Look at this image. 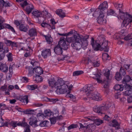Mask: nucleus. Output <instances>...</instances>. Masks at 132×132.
<instances>
[{"instance_id":"nucleus-1","label":"nucleus","mask_w":132,"mask_h":132,"mask_svg":"<svg viewBox=\"0 0 132 132\" xmlns=\"http://www.w3.org/2000/svg\"><path fill=\"white\" fill-rule=\"evenodd\" d=\"M115 7L119 10V14L117 18L119 20H123L122 26L126 27L129 23L132 22V15L126 12L125 13L122 11V4H118L117 3H113Z\"/></svg>"},{"instance_id":"nucleus-2","label":"nucleus","mask_w":132,"mask_h":132,"mask_svg":"<svg viewBox=\"0 0 132 132\" xmlns=\"http://www.w3.org/2000/svg\"><path fill=\"white\" fill-rule=\"evenodd\" d=\"M94 88L92 85L88 84L84 86L82 89V90L85 93L88 92L87 93V96L89 99L96 101L101 100L102 99L99 94L98 93H95L93 91Z\"/></svg>"},{"instance_id":"nucleus-3","label":"nucleus","mask_w":132,"mask_h":132,"mask_svg":"<svg viewBox=\"0 0 132 132\" xmlns=\"http://www.w3.org/2000/svg\"><path fill=\"white\" fill-rule=\"evenodd\" d=\"M89 36L87 35L80 38L79 40L75 42L74 43L72 44L71 46L73 48L76 50H79L81 47L84 50L85 49L88 45L87 40Z\"/></svg>"},{"instance_id":"nucleus-4","label":"nucleus","mask_w":132,"mask_h":132,"mask_svg":"<svg viewBox=\"0 0 132 132\" xmlns=\"http://www.w3.org/2000/svg\"><path fill=\"white\" fill-rule=\"evenodd\" d=\"M60 85L57 86L55 91L58 94H64L68 92V86L65 84L64 81L62 79L59 80Z\"/></svg>"},{"instance_id":"nucleus-5","label":"nucleus","mask_w":132,"mask_h":132,"mask_svg":"<svg viewBox=\"0 0 132 132\" xmlns=\"http://www.w3.org/2000/svg\"><path fill=\"white\" fill-rule=\"evenodd\" d=\"M111 106V103L109 102L108 104H103L101 105L98 107L97 106H95L93 108V110L95 112L99 114H104L105 113V111Z\"/></svg>"},{"instance_id":"nucleus-6","label":"nucleus","mask_w":132,"mask_h":132,"mask_svg":"<svg viewBox=\"0 0 132 132\" xmlns=\"http://www.w3.org/2000/svg\"><path fill=\"white\" fill-rule=\"evenodd\" d=\"M32 15L37 18L39 17L40 19L38 18V21L39 23H40L41 22H43L46 18V15L44 14V12H41L38 10L33 11L32 13Z\"/></svg>"},{"instance_id":"nucleus-7","label":"nucleus","mask_w":132,"mask_h":132,"mask_svg":"<svg viewBox=\"0 0 132 132\" xmlns=\"http://www.w3.org/2000/svg\"><path fill=\"white\" fill-rule=\"evenodd\" d=\"M28 6L26 7L24 10L28 14H30L34 9V6L32 4H28V3L26 0L20 3L21 6L24 8L25 6Z\"/></svg>"},{"instance_id":"nucleus-8","label":"nucleus","mask_w":132,"mask_h":132,"mask_svg":"<svg viewBox=\"0 0 132 132\" xmlns=\"http://www.w3.org/2000/svg\"><path fill=\"white\" fill-rule=\"evenodd\" d=\"M58 45L64 50H67L69 46V44L66 38L63 37L60 38L58 43Z\"/></svg>"},{"instance_id":"nucleus-9","label":"nucleus","mask_w":132,"mask_h":132,"mask_svg":"<svg viewBox=\"0 0 132 132\" xmlns=\"http://www.w3.org/2000/svg\"><path fill=\"white\" fill-rule=\"evenodd\" d=\"M99 14V16L98 17L97 19V23L101 24H106V19H104V15L103 13L98 12L96 14H94V13L93 14V16L95 17L96 15L95 14Z\"/></svg>"},{"instance_id":"nucleus-10","label":"nucleus","mask_w":132,"mask_h":132,"mask_svg":"<svg viewBox=\"0 0 132 132\" xmlns=\"http://www.w3.org/2000/svg\"><path fill=\"white\" fill-rule=\"evenodd\" d=\"M104 78L107 80V82L106 84H105L103 86L104 88L108 89L109 87V82L110 81V70L108 69H105L104 71Z\"/></svg>"},{"instance_id":"nucleus-11","label":"nucleus","mask_w":132,"mask_h":132,"mask_svg":"<svg viewBox=\"0 0 132 132\" xmlns=\"http://www.w3.org/2000/svg\"><path fill=\"white\" fill-rule=\"evenodd\" d=\"M60 80L58 79L56 81L55 79L54 78H51L48 79V82L49 86L51 88H56L57 87V86L60 85L59 81Z\"/></svg>"},{"instance_id":"nucleus-12","label":"nucleus","mask_w":132,"mask_h":132,"mask_svg":"<svg viewBox=\"0 0 132 132\" xmlns=\"http://www.w3.org/2000/svg\"><path fill=\"white\" fill-rule=\"evenodd\" d=\"M85 121L87 122L89 121H93L96 125L97 126L101 125L103 123V121L102 120L98 119H95L94 117H90L89 118H86L84 120Z\"/></svg>"},{"instance_id":"nucleus-13","label":"nucleus","mask_w":132,"mask_h":132,"mask_svg":"<svg viewBox=\"0 0 132 132\" xmlns=\"http://www.w3.org/2000/svg\"><path fill=\"white\" fill-rule=\"evenodd\" d=\"M91 44L94 50L95 51H98L99 50H102V49H101V46L100 44L97 43L96 41L95 42L94 39L93 38H92Z\"/></svg>"},{"instance_id":"nucleus-14","label":"nucleus","mask_w":132,"mask_h":132,"mask_svg":"<svg viewBox=\"0 0 132 132\" xmlns=\"http://www.w3.org/2000/svg\"><path fill=\"white\" fill-rule=\"evenodd\" d=\"M108 7L107 3L106 1H104L98 7V9H97L94 12V14H96L98 12L103 13L104 10H106Z\"/></svg>"},{"instance_id":"nucleus-15","label":"nucleus","mask_w":132,"mask_h":132,"mask_svg":"<svg viewBox=\"0 0 132 132\" xmlns=\"http://www.w3.org/2000/svg\"><path fill=\"white\" fill-rule=\"evenodd\" d=\"M124 88L125 89H127L124 92V94L125 95L129 96H132V86L128 84H126L125 85Z\"/></svg>"},{"instance_id":"nucleus-16","label":"nucleus","mask_w":132,"mask_h":132,"mask_svg":"<svg viewBox=\"0 0 132 132\" xmlns=\"http://www.w3.org/2000/svg\"><path fill=\"white\" fill-rule=\"evenodd\" d=\"M81 37L79 36H77L76 35H73L71 37H66V38L69 43H74L75 42L79 40Z\"/></svg>"},{"instance_id":"nucleus-17","label":"nucleus","mask_w":132,"mask_h":132,"mask_svg":"<svg viewBox=\"0 0 132 132\" xmlns=\"http://www.w3.org/2000/svg\"><path fill=\"white\" fill-rule=\"evenodd\" d=\"M54 112H52L50 110H46L44 111V115L45 116H50L54 114H57L59 113L58 110L57 108H55L53 109Z\"/></svg>"},{"instance_id":"nucleus-18","label":"nucleus","mask_w":132,"mask_h":132,"mask_svg":"<svg viewBox=\"0 0 132 132\" xmlns=\"http://www.w3.org/2000/svg\"><path fill=\"white\" fill-rule=\"evenodd\" d=\"M51 55L50 50L49 49H46L43 50L42 52V57L44 59H46Z\"/></svg>"},{"instance_id":"nucleus-19","label":"nucleus","mask_w":132,"mask_h":132,"mask_svg":"<svg viewBox=\"0 0 132 132\" xmlns=\"http://www.w3.org/2000/svg\"><path fill=\"white\" fill-rule=\"evenodd\" d=\"M62 48L59 45H57L55 47L54 51L55 53L57 55H62Z\"/></svg>"},{"instance_id":"nucleus-20","label":"nucleus","mask_w":132,"mask_h":132,"mask_svg":"<svg viewBox=\"0 0 132 132\" xmlns=\"http://www.w3.org/2000/svg\"><path fill=\"white\" fill-rule=\"evenodd\" d=\"M112 126L113 127H115L116 129L118 130L120 128V124L116 119H113L112 121Z\"/></svg>"},{"instance_id":"nucleus-21","label":"nucleus","mask_w":132,"mask_h":132,"mask_svg":"<svg viewBox=\"0 0 132 132\" xmlns=\"http://www.w3.org/2000/svg\"><path fill=\"white\" fill-rule=\"evenodd\" d=\"M29 120L30 121L29 123L31 126H33V125H36L37 124V121L36 117L34 116L31 117L29 118Z\"/></svg>"},{"instance_id":"nucleus-22","label":"nucleus","mask_w":132,"mask_h":132,"mask_svg":"<svg viewBox=\"0 0 132 132\" xmlns=\"http://www.w3.org/2000/svg\"><path fill=\"white\" fill-rule=\"evenodd\" d=\"M10 5V3L8 1L5 2L4 0H0V10L3 6L9 7Z\"/></svg>"},{"instance_id":"nucleus-23","label":"nucleus","mask_w":132,"mask_h":132,"mask_svg":"<svg viewBox=\"0 0 132 132\" xmlns=\"http://www.w3.org/2000/svg\"><path fill=\"white\" fill-rule=\"evenodd\" d=\"M93 75L94 76L91 77L94 79H95L97 80V82L99 83H102L103 81L100 79L101 76L98 74H94L93 72Z\"/></svg>"},{"instance_id":"nucleus-24","label":"nucleus","mask_w":132,"mask_h":132,"mask_svg":"<svg viewBox=\"0 0 132 132\" xmlns=\"http://www.w3.org/2000/svg\"><path fill=\"white\" fill-rule=\"evenodd\" d=\"M56 13L60 17L63 18L65 16V14L62 9H58L56 11Z\"/></svg>"},{"instance_id":"nucleus-25","label":"nucleus","mask_w":132,"mask_h":132,"mask_svg":"<svg viewBox=\"0 0 132 132\" xmlns=\"http://www.w3.org/2000/svg\"><path fill=\"white\" fill-rule=\"evenodd\" d=\"M86 127L87 130L90 132L94 131L96 127L94 124L92 123L87 125Z\"/></svg>"},{"instance_id":"nucleus-26","label":"nucleus","mask_w":132,"mask_h":132,"mask_svg":"<svg viewBox=\"0 0 132 132\" xmlns=\"http://www.w3.org/2000/svg\"><path fill=\"white\" fill-rule=\"evenodd\" d=\"M8 68L7 65L1 63L0 64V70L2 72H7L8 71Z\"/></svg>"},{"instance_id":"nucleus-27","label":"nucleus","mask_w":132,"mask_h":132,"mask_svg":"<svg viewBox=\"0 0 132 132\" xmlns=\"http://www.w3.org/2000/svg\"><path fill=\"white\" fill-rule=\"evenodd\" d=\"M9 50L8 47L5 48L4 51L0 52V60H3L4 58L6 53L9 52Z\"/></svg>"},{"instance_id":"nucleus-28","label":"nucleus","mask_w":132,"mask_h":132,"mask_svg":"<svg viewBox=\"0 0 132 132\" xmlns=\"http://www.w3.org/2000/svg\"><path fill=\"white\" fill-rule=\"evenodd\" d=\"M124 88L125 85H123V84H117L114 87V88L115 90L118 91H119L120 92L123 90Z\"/></svg>"},{"instance_id":"nucleus-29","label":"nucleus","mask_w":132,"mask_h":132,"mask_svg":"<svg viewBox=\"0 0 132 132\" xmlns=\"http://www.w3.org/2000/svg\"><path fill=\"white\" fill-rule=\"evenodd\" d=\"M28 35L31 37H33L37 35L36 29L32 28L30 29L28 33Z\"/></svg>"},{"instance_id":"nucleus-30","label":"nucleus","mask_w":132,"mask_h":132,"mask_svg":"<svg viewBox=\"0 0 132 132\" xmlns=\"http://www.w3.org/2000/svg\"><path fill=\"white\" fill-rule=\"evenodd\" d=\"M35 72L36 73V74L37 75H41L43 74V71L42 68L37 66L36 68H35Z\"/></svg>"},{"instance_id":"nucleus-31","label":"nucleus","mask_w":132,"mask_h":132,"mask_svg":"<svg viewBox=\"0 0 132 132\" xmlns=\"http://www.w3.org/2000/svg\"><path fill=\"white\" fill-rule=\"evenodd\" d=\"M24 43H20L18 45L17 48L19 51L26 50L25 48L24 47Z\"/></svg>"},{"instance_id":"nucleus-32","label":"nucleus","mask_w":132,"mask_h":132,"mask_svg":"<svg viewBox=\"0 0 132 132\" xmlns=\"http://www.w3.org/2000/svg\"><path fill=\"white\" fill-rule=\"evenodd\" d=\"M131 77L129 75H126L123 78V80L122 81L123 84L125 85L127 84V83L130 81Z\"/></svg>"},{"instance_id":"nucleus-33","label":"nucleus","mask_w":132,"mask_h":132,"mask_svg":"<svg viewBox=\"0 0 132 132\" xmlns=\"http://www.w3.org/2000/svg\"><path fill=\"white\" fill-rule=\"evenodd\" d=\"M20 30L21 31L26 32L28 30V27L23 24H21L19 27Z\"/></svg>"},{"instance_id":"nucleus-34","label":"nucleus","mask_w":132,"mask_h":132,"mask_svg":"<svg viewBox=\"0 0 132 132\" xmlns=\"http://www.w3.org/2000/svg\"><path fill=\"white\" fill-rule=\"evenodd\" d=\"M28 68V76H31L34 73V71H35V68H33L32 67H29Z\"/></svg>"},{"instance_id":"nucleus-35","label":"nucleus","mask_w":132,"mask_h":132,"mask_svg":"<svg viewBox=\"0 0 132 132\" xmlns=\"http://www.w3.org/2000/svg\"><path fill=\"white\" fill-rule=\"evenodd\" d=\"M25 119L24 118L22 122H19L18 123V126H21L24 127L27 126L28 125L25 122Z\"/></svg>"},{"instance_id":"nucleus-36","label":"nucleus","mask_w":132,"mask_h":132,"mask_svg":"<svg viewBox=\"0 0 132 132\" xmlns=\"http://www.w3.org/2000/svg\"><path fill=\"white\" fill-rule=\"evenodd\" d=\"M28 96L27 95H25L22 97L20 99V101L22 103H26L27 104L28 102Z\"/></svg>"},{"instance_id":"nucleus-37","label":"nucleus","mask_w":132,"mask_h":132,"mask_svg":"<svg viewBox=\"0 0 132 132\" xmlns=\"http://www.w3.org/2000/svg\"><path fill=\"white\" fill-rule=\"evenodd\" d=\"M27 88L30 90H32L36 89L37 88V86L36 84L28 85L27 86Z\"/></svg>"},{"instance_id":"nucleus-38","label":"nucleus","mask_w":132,"mask_h":132,"mask_svg":"<svg viewBox=\"0 0 132 132\" xmlns=\"http://www.w3.org/2000/svg\"><path fill=\"white\" fill-rule=\"evenodd\" d=\"M40 75L36 74V76L34 77V80L37 82H41L43 80V79L40 76Z\"/></svg>"},{"instance_id":"nucleus-39","label":"nucleus","mask_w":132,"mask_h":132,"mask_svg":"<svg viewBox=\"0 0 132 132\" xmlns=\"http://www.w3.org/2000/svg\"><path fill=\"white\" fill-rule=\"evenodd\" d=\"M37 117L38 120L40 121L44 119L45 116L43 113H39L37 114Z\"/></svg>"},{"instance_id":"nucleus-40","label":"nucleus","mask_w":132,"mask_h":132,"mask_svg":"<svg viewBox=\"0 0 132 132\" xmlns=\"http://www.w3.org/2000/svg\"><path fill=\"white\" fill-rule=\"evenodd\" d=\"M13 54L11 52L9 53L6 55L8 61L10 62H12L13 61Z\"/></svg>"},{"instance_id":"nucleus-41","label":"nucleus","mask_w":132,"mask_h":132,"mask_svg":"<svg viewBox=\"0 0 132 132\" xmlns=\"http://www.w3.org/2000/svg\"><path fill=\"white\" fill-rule=\"evenodd\" d=\"M45 39L48 44H50L52 42V38L51 36H48L46 35H44Z\"/></svg>"},{"instance_id":"nucleus-42","label":"nucleus","mask_w":132,"mask_h":132,"mask_svg":"<svg viewBox=\"0 0 132 132\" xmlns=\"http://www.w3.org/2000/svg\"><path fill=\"white\" fill-rule=\"evenodd\" d=\"M84 71L82 70L76 71H75L73 73V76L79 75L84 73Z\"/></svg>"},{"instance_id":"nucleus-43","label":"nucleus","mask_w":132,"mask_h":132,"mask_svg":"<svg viewBox=\"0 0 132 132\" xmlns=\"http://www.w3.org/2000/svg\"><path fill=\"white\" fill-rule=\"evenodd\" d=\"M121 74L120 73L118 72H117L116 73L115 78L118 81L120 80L122 78L121 75Z\"/></svg>"},{"instance_id":"nucleus-44","label":"nucleus","mask_w":132,"mask_h":132,"mask_svg":"<svg viewBox=\"0 0 132 132\" xmlns=\"http://www.w3.org/2000/svg\"><path fill=\"white\" fill-rule=\"evenodd\" d=\"M66 96L67 97L70 98L71 100H72L73 102L75 101V96L69 93Z\"/></svg>"},{"instance_id":"nucleus-45","label":"nucleus","mask_w":132,"mask_h":132,"mask_svg":"<svg viewBox=\"0 0 132 132\" xmlns=\"http://www.w3.org/2000/svg\"><path fill=\"white\" fill-rule=\"evenodd\" d=\"M4 44L3 42H0V52L4 51L5 47H8L7 46H4Z\"/></svg>"},{"instance_id":"nucleus-46","label":"nucleus","mask_w":132,"mask_h":132,"mask_svg":"<svg viewBox=\"0 0 132 132\" xmlns=\"http://www.w3.org/2000/svg\"><path fill=\"white\" fill-rule=\"evenodd\" d=\"M5 27L10 30L12 32H15V30L14 28L10 25L7 24H5Z\"/></svg>"},{"instance_id":"nucleus-47","label":"nucleus","mask_w":132,"mask_h":132,"mask_svg":"<svg viewBox=\"0 0 132 132\" xmlns=\"http://www.w3.org/2000/svg\"><path fill=\"white\" fill-rule=\"evenodd\" d=\"M34 111L32 110H27L25 111L24 113L26 114H34Z\"/></svg>"},{"instance_id":"nucleus-48","label":"nucleus","mask_w":132,"mask_h":132,"mask_svg":"<svg viewBox=\"0 0 132 132\" xmlns=\"http://www.w3.org/2000/svg\"><path fill=\"white\" fill-rule=\"evenodd\" d=\"M102 57L103 58H105L106 60H109L110 59V56L107 53H104L102 54Z\"/></svg>"},{"instance_id":"nucleus-49","label":"nucleus","mask_w":132,"mask_h":132,"mask_svg":"<svg viewBox=\"0 0 132 132\" xmlns=\"http://www.w3.org/2000/svg\"><path fill=\"white\" fill-rule=\"evenodd\" d=\"M132 39V33L128 34L127 36L124 38L125 40H127Z\"/></svg>"},{"instance_id":"nucleus-50","label":"nucleus","mask_w":132,"mask_h":132,"mask_svg":"<svg viewBox=\"0 0 132 132\" xmlns=\"http://www.w3.org/2000/svg\"><path fill=\"white\" fill-rule=\"evenodd\" d=\"M120 73L123 75H124L126 73V70L121 67L120 69Z\"/></svg>"},{"instance_id":"nucleus-51","label":"nucleus","mask_w":132,"mask_h":132,"mask_svg":"<svg viewBox=\"0 0 132 132\" xmlns=\"http://www.w3.org/2000/svg\"><path fill=\"white\" fill-rule=\"evenodd\" d=\"M108 41H106L105 40H104L102 44L101 47L102 48H105V47H106L108 46Z\"/></svg>"},{"instance_id":"nucleus-52","label":"nucleus","mask_w":132,"mask_h":132,"mask_svg":"<svg viewBox=\"0 0 132 132\" xmlns=\"http://www.w3.org/2000/svg\"><path fill=\"white\" fill-rule=\"evenodd\" d=\"M50 120L52 124H54L56 123V121L55 117L50 118Z\"/></svg>"},{"instance_id":"nucleus-53","label":"nucleus","mask_w":132,"mask_h":132,"mask_svg":"<svg viewBox=\"0 0 132 132\" xmlns=\"http://www.w3.org/2000/svg\"><path fill=\"white\" fill-rule=\"evenodd\" d=\"M38 64V62L35 61L34 60H32L31 62V64H32L33 67H36L37 65Z\"/></svg>"},{"instance_id":"nucleus-54","label":"nucleus","mask_w":132,"mask_h":132,"mask_svg":"<svg viewBox=\"0 0 132 132\" xmlns=\"http://www.w3.org/2000/svg\"><path fill=\"white\" fill-rule=\"evenodd\" d=\"M77 127V126L76 125L71 124L68 127V130H70L72 129L76 128Z\"/></svg>"},{"instance_id":"nucleus-55","label":"nucleus","mask_w":132,"mask_h":132,"mask_svg":"<svg viewBox=\"0 0 132 132\" xmlns=\"http://www.w3.org/2000/svg\"><path fill=\"white\" fill-rule=\"evenodd\" d=\"M47 121H42L39 124L40 126L41 127H44L47 126Z\"/></svg>"},{"instance_id":"nucleus-56","label":"nucleus","mask_w":132,"mask_h":132,"mask_svg":"<svg viewBox=\"0 0 132 132\" xmlns=\"http://www.w3.org/2000/svg\"><path fill=\"white\" fill-rule=\"evenodd\" d=\"M22 80L24 83H27L29 82V79L26 77H23L22 78Z\"/></svg>"},{"instance_id":"nucleus-57","label":"nucleus","mask_w":132,"mask_h":132,"mask_svg":"<svg viewBox=\"0 0 132 132\" xmlns=\"http://www.w3.org/2000/svg\"><path fill=\"white\" fill-rule=\"evenodd\" d=\"M63 57L60 59V60H67L69 59V56L67 55H63Z\"/></svg>"},{"instance_id":"nucleus-58","label":"nucleus","mask_w":132,"mask_h":132,"mask_svg":"<svg viewBox=\"0 0 132 132\" xmlns=\"http://www.w3.org/2000/svg\"><path fill=\"white\" fill-rule=\"evenodd\" d=\"M25 127L24 129L25 132H30V126L29 125H28L27 126Z\"/></svg>"},{"instance_id":"nucleus-59","label":"nucleus","mask_w":132,"mask_h":132,"mask_svg":"<svg viewBox=\"0 0 132 132\" xmlns=\"http://www.w3.org/2000/svg\"><path fill=\"white\" fill-rule=\"evenodd\" d=\"M114 13V11L112 10H110L108 11L107 15H112Z\"/></svg>"},{"instance_id":"nucleus-60","label":"nucleus","mask_w":132,"mask_h":132,"mask_svg":"<svg viewBox=\"0 0 132 132\" xmlns=\"http://www.w3.org/2000/svg\"><path fill=\"white\" fill-rule=\"evenodd\" d=\"M18 123L16 121H13L11 123V125L12 126L15 128L17 126H18Z\"/></svg>"},{"instance_id":"nucleus-61","label":"nucleus","mask_w":132,"mask_h":132,"mask_svg":"<svg viewBox=\"0 0 132 132\" xmlns=\"http://www.w3.org/2000/svg\"><path fill=\"white\" fill-rule=\"evenodd\" d=\"M12 41L10 40L6 39V40L5 44L7 45L11 46L12 43Z\"/></svg>"},{"instance_id":"nucleus-62","label":"nucleus","mask_w":132,"mask_h":132,"mask_svg":"<svg viewBox=\"0 0 132 132\" xmlns=\"http://www.w3.org/2000/svg\"><path fill=\"white\" fill-rule=\"evenodd\" d=\"M7 86L6 85H4L1 87V89L2 91H4L6 90H7Z\"/></svg>"},{"instance_id":"nucleus-63","label":"nucleus","mask_w":132,"mask_h":132,"mask_svg":"<svg viewBox=\"0 0 132 132\" xmlns=\"http://www.w3.org/2000/svg\"><path fill=\"white\" fill-rule=\"evenodd\" d=\"M58 101V100L57 98H51L50 99V102H52L53 103H55Z\"/></svg>"},{"instance_id":"nucleus-64","label":"nucleus","mask_w":132,"mask_h":132,"mask_svg":"<svg viewBox=\"0 0 132 132\" xmlns=\"http://www.w3.org/2000/svg\"><path fill=\"white\" fill-rule=\"evenodd\" d=\"M127 101L129 103L132 102V96H130L128 97Z\"/></svg>"}]
</instances>
